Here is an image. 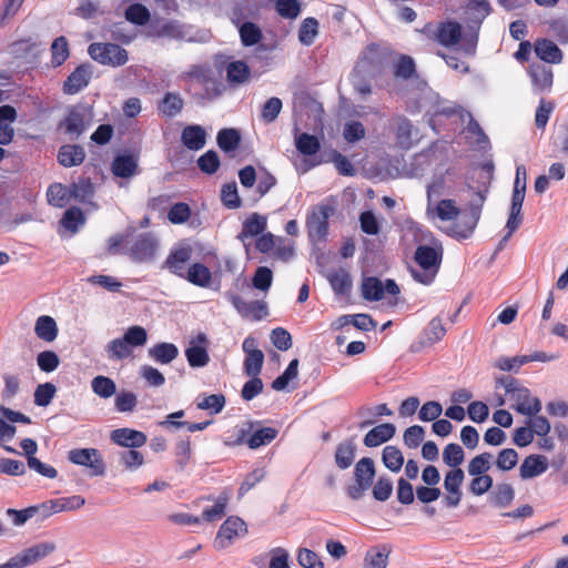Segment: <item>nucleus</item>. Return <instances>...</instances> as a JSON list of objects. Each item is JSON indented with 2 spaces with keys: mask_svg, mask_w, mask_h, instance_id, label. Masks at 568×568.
Listing matches in <instances>:
<instances>
[{
  "mask_svg": "<svg viewBox=\"0 0 568 568\" xmlns=\"http://www.w3.org/2000/svg\"><path fill=\"white\" fill-rule=\"evenodd\" d=\"M57 388L52 383H44L37 386L34 390V404L40 407L48 406L53 399Z\"/></svg>",
  "mask_w": 568,
  "mask_h": 568,
  "instance_id": "obj_56",
  "label": "nucleus"
},
{
  "mask_svg": "<svg viewBox=\"0 0 568 568\" xmlns=\"http://www.w3.org/2000/svg\"><path fill=\"white\" fill-rule=\"evenodd\" d=\"M548 466L549 463L546 456L529 455L523 460L519 467V476L524 480L538 477L547 471Z\"/></svg>",
  "mask_w": 568,
  "mask_h": 568,
  "instance_id": "obj_22",
  "label": "nucleus"
},
{
  "mask_svg": "<svg viewBox=\"0 0 568 568\" xmlns=\"http://www.w3.org/2000/svg\"><path fill=\"white\" fill-rule=\"evenodd\" d=\"M180 352L173 343H158L148 349V356L161 365H169L178 358Z\"/></svg>",
  "mask_w": 568,
  "mask_h": 568,
  "instance_id": "obj_24",
  "label": "nucleus"
},
{
  "mask_svg": "<svg viewBox=\"0 0 568 568\" xmlns=\"http://www.w3.org/2000/svg\"><path fill=\"white\" fill-rule=\"evenodd\" d=\"M94 191V185L89 179H80L70 186L71 197L82 203H91Z\"/></svg>",
  "mask_w": 568,
  "mask_h": 568,
  "instance_id": "obj_39",
  "label": "nucleus"
},
{
  "mask_svg": "<svg viewBox=\"0 0 568 568\" xmlns=\"http://www.w3.org/2000/svg\"><path fill=\"white\" fill-rule=\"evenodd\" d=\"M382 460L387 469L398 473L404 465V456L396 446H386L382 452Z\"/></svg>",
  "mask_w": 568,
  "mask_h": 568,
  "instance_id": "obj_41",
  "label": "nucleus"
},
{
  "mask_svg": "<svg viewBox=\"0 0 568 568\" xmlns=\"http://www.w3.org/2000/svg\"><path fill=\"white\" fill-rule=\"evenodd\" d=\"M231 303L243 317L260 321L267 315V306L262 301L246 302L240 295H232Z\"/></svg>",
  "mask_w": 568,
  "mask_h": 568,
  "instance_id": "obj_20",
  "label": "nucleus"
},
{
  "mask_svg": "<svg viewBox=\"0 0 568 568\" xmlns=\"http://www.w3.org/2000/svg\"><path fill=\"white\" fill-rule=\"evenodd\" d=\"M389 554L386 546L371 548L365 555L363 568H386Z\"/></svg>",
  "mask_w": 568,
  "mask_h": 568,
  "instance_id": "obj_35",
  "label": "nucleus"
},
{
  "mask_svg": "<svg viewBox=\"0 0 568 568\" xmlns=\"http://www.w3.org/2000/svg\"><path fill=\"white\" fill-rule=\"evenodd\" d=\"M267 226V219L258 213H252L246 217L242 224V231L237 239L243 243L244 247L248 250L252 245V239L260 236L264 233Z\"/></svg>",
  "mask_w": 568,
  "mask_h": 568,
  "instance_id": "obj_17",
  "label": "nucleus"
},
{
  "mask_svg": "<svg viewBox=\"0 0 568 568\" xmlns=\"http://www.w3.org/2000/svg\"><path fill=\"white\" fill-rule=\"evenodd\" d=\"M333 291L337 295H348L351 293L353 282L349 272L346 268L339 267L331 271L326 275Z\"/></svg>",
  "mask_w": 568,
  "mask_h": 568,
  "instance_id": "obj_29",
  "label": "nucleus"
},
{
  "mask_svg": "<svg viewBox=\"0 0 568 568\" xmlns=\"http://www.w3.org/2000/svg\"><path fill=\"white\" fill-rule=\"evenodd\" d=\"M396 427L394 424L384 423L373 427L364 436L363 444L366 447H377L394 437Z\"/></svg>",
  "mask_w": 568,
  "mask_h": 568,
  "instance_id": "obj_23",
  "label": "nucleus"
},
{
  "mask_svg": "<svg viewBox=\"0 0 568 568\" xmlns=\"http://www.w3.org/2000/svg\"><path fill=\"white\" fill-rule=\"evenodd\" d=\"M429 40L437 42L445 48L456 47L462 39V26L455 21L427 23L423 29Z\"/></svg>",
  "mask_w": 568,
  "mask_h": 568,
  "instance_id": "obj_6",
  "label": "nucleus"
},
{
  "mask_svg": "<svg viewBox=\"0 0 568 568\" xmlns=\"http://www.w3.org/2000/svg\"><path fill=\"white\" fill-rule=\"evenodd\" d=\"M34 333L39 339L52 343L59 333L55 320L49 315L39 316L34 323Z\"/></svg>",
  "mask_w": 568,
  "mask_h": 568,
  "instance_id": "obj_28",
  "label": "nucleus"
},
{
  "mask_svg": "<svg viewBox=\"0 0 568 568\" xmlns=\"http://www.w3.org/2000/svg\"><path fill=\"white\" fill-rule=\"evenodd\" d=\"M91 79V70L88 65L78 67L65 80L63 90L68 94H75L84 89Z\"/></svg>",
  "mask_w": 568,
  "mask_h": 568,
  "instance_id": "obj_25",
  "label": "nucleus"
},
{
  "mask_svg": "<svg viewBox=\"0 0 568 568\" xmlns=\"http://www.w3.org/2000/svg\"><path fill=\"white\" fill-rule=\"evenodd\" d=\"M181 140L189 150L197 151L205 145L206 132L201 125H187L182 131Z\"/></svg>",
  "mask_w": 568,
  "mask_h": 568,
  "instance_id": "obj_30",
  "label": "nucleus"
},
{
  "mask_svg": "<svg viewBox=\"0 0 568 568\" xmlns=\"http://www.w3.org/2000/svg\"><path fill=\"white\" fill-rule=\"evenodd\" d=\"M484 202L485 196L478 192L463 213L454 200H440L435 205L432 204V210H427V213L445 222L456 220L462 214V225L458 224L453 233L458 237L466 239L474 232L479 221Z\"/></svg>",
  "mask_w": 568,
  "mask_h": 568,
  "instance_id": "obj_1",
  "label": "nucleus"
},
{
  "mask_svg": "<svg viewBox=\"0 0 568 568\" xmlns=\"http://www.w3.org/2000/svg\"><path fill=\"white\" fill-rule=\"evenodd\" d=\"M446 334V328L439 317H434L426 328L424 329L420 337V345L428 346L440 341Z\"/></svg>",
  "mask_w": 568,
  "mask_h": 568,
  "instance_id": "obj_36",
  "label": "nucleus"
},
{
  "mask_svg": "<svg viewBox=\"0 0 568 568\" xmlns=\"http://www.w3.org/2000/svg\"><path fill=\"white\" fill-rule=\"evenodd\" d=\"M318 22L314 18H307L303 21L298 30V40L304 45H311L317 36Z\"/></svg>",
  "mask_w": 568,
  "mask_h": 568,
  "instance_id": "obj_55",
  "label": "nucleus"
},
{
  "mask_svg": "<svg viewBox=\"0 0 568 568\" xmlns=\"http://www.w3.org/2000/svg\"><path fill=\"white\" fill-rule=\"evenodd\" d=\"M37 365L44 373L55 371L60 365V358L53 351H43L37 355Z\"/></svg>",
  "mask_w": 568,
  "mask_h": 568,
  "instance_id": "obj_57",
  "label": "nucleus"
},
{
  "mask_svg": "<svg viewBox=\"0 0 568 568\" xmlns=\"http://www.w3.org/2000/svg\"><path fill=\"white\" fill-rule=\"evenodd\" d=\"M84 158V149L80 145H62L58 152V162L64 168L80 165Z\"/></svg>",
  "mask_w": 568,
  "mask_h": 568,
  "instance_id": "obj_31",
  "label": "nucleus"
},
{
  "mask_svg": "<svg viewBox=\"0 0 568 568\" xmlns=\"http://www.w3.org/2000/svg\"><path fill=\"white\" fill-rule=\"evenodd\" d=\"M138 161L132 155H119L112 163V172L115 176L131 178L135 174Z\"/></svg>",
  "mask_w": 568,
  "mask_h": 568,
  "instance_id": "obj_37",
  "label": "nucleus"
},
{
  "mask_svg": "<svg viewBox=\"0 0 568 568\" xmlns=\"http://www.w3.org/2000/svg\"><path fill=\"white\" fill-rule=\"evenodd\" d=\"M283 108L282 100L276 97L270 98L261 109L260 118L265 124L274 122Z\"/></svg>",
  "mask_w": 568,
  "mask_h": 568,
  "instance_id": "obj_47",
  "label": "nucleus"
},
{
  "mask_svg": "<svg viewBox=\"0 0 568 568\" xmlns=\"http://www.w3.org/2000/svg\"><path fill=\"white\" fill-rule=\"evenodd\" d=\"M51 63L53 67H60L70 55L69 42L65 37H58L51 43Z\"/></svg>",
  "mask_w": 568,
  "mask_h": 568,
  "instance_id": "obj_43",
  "label": "nucleus"
},
{
  "mask_svg": "<svg viewBox=\"0 0 568 568\" xmlns=\"http://www.w3.org/2000/svg\"><path fill=\"white\" fill-rule=\"evenodd\" d=\"M394 123L396 125L398 143L404 148H408L410 145L413 129L410 121L404 116H396L394 118Z\"/></svg>",
  "mask_w": 568,
  "mask_h": 568,
  "instance_id": "obj_52",
  "label": "nucleus"
},
{
  "mask_svg": "<svg viewBox=\"0 0 568 568\" xmlns=\"http://www.w3.org/2000/svg\"><path fill=\"white\" fill-rule=\"evenodd\" d=\"M241 141V134L235 129H222L216 136L217 145L224 152L234 151Z\"/></svg>",
  "mask_w": 568,
  "mask_h": 568,
  "instance_id": "obj_42",
  "label": "nucleus"
},
{
  "mask_svg": "<svg viewBox=\"0 0 568 568\" xmlns=\"http://www.w3.org/2000/svg\"><path fill=\"white\" fill-rule=\"evenodd\" d=\"M158 247L156 239L151 233H143L138 235L132 242L128 248V254L135 262H151L155 257Z\"/></svg>",
  "mask_w": 568,
  "mask_h": 568,
  "instance_id": "obj_13",
  "label": "nucleus"
},
{
  "mask_svg": "<svg viewBox=\"0 0 568 568\" xmlns=\"http://www.w3.org/2000/svg\"><path fill=\"white\" fill-rule=\"evenodd\" d=\"M493 455L490 453H483L475 456L467 466V471L470 476L487 475L486 473L491 467Z\"/></svg>",
  "mask_w": 568,
  "mask_h": 568,
  "instance_id": "obj_48",
  "label": "nucleus"
},
{
  "mask_svg": "<svg viewBox=\"0 0 568 568\" xmlns=\"http://www.w3.org/2000/svg\"><path fill=\"white\" fill-rule=\"evenodd\" d=\"M226 80L232 85H241L250 80L251 69L244 61L230 62L226 68Z\"/></svg>",
  "mask_w": 568,
  "mask_h": 568,
  "instance_id": "obj_32",
  "label": "nucleus"
},
{
  "mask_svg": "<svg viewBox=\"0 0 568 568\" xmlns=\"http://www.w3.org/2000/svg\"><path fill=\"white\" fill-rule=\"evenodd\" d=\"M183 108V100L174 93H166L160 103V111L166 116H175Z\"/></svg>",
  "mask_w": 568,
  "mask_h": 568,
  "instance_id": "obj_51",
  "label": "nucleus"
},
{
  "mask_svg": "<svg viewBox=\"0 0 568 568\" xmlns=\"http://www.w3.org/2000/svg\"><path fill=\"white\" fill-rule=\"evenodd\" d=\"M525 195L526 190H519L518 187H514L509 216L506 223L507 234L504 236V241H508L513 233L520 226L523 222L521 209Z\"/></svg>",
  "mask_w": 568,
  "mask_h": 568,
  "instance_id": "obj_19",
  "label": "nucleus"
},
{
  "mask_svg": "<svg viewBox=\"0 0 568 568\" xmlns=\"http://www.w3.org/2000/svg\"><path fill=\"white\" fill-rule=\"evenodd\" d=\"M148 342V332L144 327L134 325L129 327L123 336L106 343L104 351L110 361H122L133 354V348L144 346Z\"/></svg>",
  "mask_w": 568,
  "mask_h": 568,
  "instance_id": "obj_3",
  "label": "nucleus"
},
{
  "mask_svg": "<svg viewBox=\"0 0 568 568\" xmlns=\"http://www.w3.org/2000/svg\"><path fill=\"white\" fill-rule=\"evenodd\" d=\"M68 459L75 465L90 469L91 476H103L105 465L100 452L95 448H74L68 453Z\"/></svg>",
  "mask_w": 568,
  "mask_h": 568,
  "instance_id": "obj_10",
  "label": "nucleus"
},
{
  "mask_svg": "<svg viewBox=\"0 0 568 568\" xmlns=\"http://www.w3.org/2000/svg\"><path fill=\"white\" fill-rule=\"evenodd\" d=\"M442 247L419 245L414 254V264L409 265L410 276L423 285L434 282L442 263Z\"/></svg>",
  "mask_w": 568,
  "mask_h": 568,
  "instance_id": "obj_2",
  "label": "nucleus"
},
{
  "mask_svg": "<svg viewBox=\"0 0 568 568\" xmlns=\"http://www.w3.org/2000/svg\"><path fill=\"white\" fill-rule=\"evenodd\" d=\"M334 213L335 205L331 201H324L312 209L306 220V226L311 240H325L328 233V220Z\"/></svg>",
  "mask_w": 568,
  "mask_h": 568,
  "instance_id": "obj_5",
  "label": "nucleus"
},
{
  "mask_svg": "<svg viewBox=\"0 0 568 568\" xmlns=\"http://www.w3.org/2000/svg\"><path fill=\"white\" fill-rule=\"evenodd\" d=\"M535 52L538 58L548 63H559L562 60L561 50L557 47L556 43L547 39L536 42Z\"/></svg>",
  "mask_w": 568,
  "mask_h": 568,
  "instance_id": "obj_33",
  "label": "nucleus"
},
{
  "mask_svg": "<svg viewBox=\"0 0 568 568\" xmlns=\"http://www.w3.org/2000/svg\"><path fill=\"white\" fill-rule=\"evenodd\" d=\"M518 463V453L513 448H505L499 452L496 466L503 471L513 469Z\"/></svg>",
  "mask_w": 568,
  "mask_h": 568,
  "instance_id": "obj_59",
  "label": "nucleus"
},
{
  "mask_svg": "<svg viewBox=\"0 0 568 568\" xmlns=\"http://www.w3.org/2000/svg\"><path fill=\"white\" fill-rule=\"evenodd\" d=\"M273 273L268 267L260 266L252 278V285L262 292H267L272 285Z\"/></svg>",
  "mask_w": 568,
  "mask_h": 568,
  "instance_id": "obj_58",
  "label": "nucleus"
},
{
  "mask_svg": "<svg viewBox=\"0 0 568 568\" xmlns=\"http://www.w3.org/2000/svg\"><path fill=\"white\" fill-rule=\"evenodd\" d=\"M121 464L129 470H135L144 464L143 455L131 448L120 453Z\"/></svg>",
  "mask_w": 568,
  "mask_h": 568,
  "instance_id": "obj_60",
  "label": "nucleus"
},
{
  "mask_svg": "<svg viewBox=\"0 0 568 568\" xmlns=\"http://www.w3.org/2000/svg\"><path fill=\"white\" fill-rule=\"evenodd\" d=\"M192 251L189 246H182L174 250L166 258V267L180 277L185 276V264L191 258Z\"/></svg>",
  "mask_w": 568,
  "mask_h": 568,
  "instance_id": "obj_27",
  "label": "nucleus"
},
{
  "mask_svg": "<svg viewBox=\"0 0 568 568\" xmlns=\"http://www.w3.org/2000/svg\"><path fill=\"white\" fill-rule=\"evenodd\" d=\"M297 560H298V564L303 568H323L324 567L320 556L316 552H314L307 548H302L298 551Z\"/></svg>",
  "mask_w": 568,
  "mask_h": 568,
  "instance_id": "obj_64",
  "label": "nucleus"
},
{
  "mask_svg": "<svg viewBox=\"0 0 568 568\" xmlns=\"http://www.w3.org/2000/svg\"><path fill=\"white\" fill-rule=\"evenodd\" d=\"M356 443L353 438L345 439L336 446L334 459L339 469L349 468L356 457Z\"/></svg>",
  "mask_w": 568,
  "mask_h": 568,
  "instance_id": "obj_26",
  "label": "nucleus"
},
{
  "mask_svg": "<svg viewBox=\"0 0 568 568\" xmlns=\"http://www.w3.org/2000/svg\"><path fill=\"white\" fill-rule=\"evenodd\" d=\"M362 296L367 301H379L385 294L397 295L399 293L398 285L393 280L383 283L379 278L371 276L362 281Z\"/></svg>",
  "mask_w": 568,
  "mask_h": 568,
  "instance_id": "obj_14",
  "label": "nucleus"
},
{
  "mask_svg": "<svg viewBox=\"0 0 568 568\" xmlns=\"http://www.w3.org/2000/svg\"><path fill=\"white\" fill-rule=\"evenodd\" d=\"M89 55L103 65L113 68L124 65L129 60L128 51L116 43L95 42L88 48Z\"/></svg>",
  "mask_w": 568,
  "mask_h": 568,
  "instance_id": "obj_7",
  "label": "nucleus"
},
{
  "mask_svg": "<svg viewBox=\"0 0 568 568\" xmlns=\"http://www.w3.org/2000/svg\"><path fill=\"white\" fill-rule=\"evenodd\" d=\"M296 149L305 155H314L320 151L321 144L315 135L302 133L296 138Z\"/></svg>",
  "mask_w": 568,
  "mask_h": 568,
  "instance_id": "obj_50",
  "label": "nucleus"
},
{
  "mask_svg": "<svg viewBox=\"0 0 568 568\" xmlns=\"http://www.w3.org/2000/svg\"><path fill=\"white\" fill-rule=\"evenodd\" d=\"M55 549L53 541L39 542L14 556V560L18 568H24L51 555Z\"/></svg>",
  "mask_w": 568,
  "mask_h": 568,
  "instance_id": "obj_16",
  "label": "nucleus"
},
{
  "mask_svg": "<svg viewBox=\"0 0 568 568\" xmlns=\"http://www.w3.org/2000/svg\"><path fill=\"white\" fill-rule=\"evenodd\" d=\"M197 165L202 172L213 174L220 166V159L215 151H207L197 160Z\"/></svg>",
  "mask_w": 568,
  "mask_h": 568,
  "instance_id": "obj_62",
  "label": "nucleus"
},
{
  "mask_svg": "<svg viewBox=\"0 0 568 568\" xmlns=\"http://www.w3.org/2000/svg\"><path fill=\"white\" fill-rule=\"evenodd\" d=\"M184 278L196 286L207 287L212 280V273L204 264L194 263L187 271L185 270Z\"/></svg>",
  "mask_w": 568,
  "mask_h": 568,
  "instance_id": "obj_34",
  "label": "nucleus"
},
{
  "mask_svg": "<svg viewBox=\"0 0 568 568\" xmlns=\"http://www.w3.org/2000/svg\"><path fill=\"white\" fill-rule=\"evenodd\" d=\"M111 440L122 447L138 448L146 443V435L132 428H118L111 432Z\"/></svg>",
  "mask_w": 568,
  "mask_h": 568,
  "instance_id": "obj_21",
  "label": "nucleus"
},
{
  "mask_svg": "<svg viewBox=\"0 0 568 568\" xmlns=\"http://www.w3.org/2000/svg\"><path fill=\"white\" fill-rule=\"evenodd\" d=\"M490 498L496 507L505 508L513 503L515 498V490L510 484H498L493 490Z\"/></svg>",
  "mask_w": 568,
  "mask_h": 568,
  "instance_id": "obj_40",
  "label": "nucleus"
},
{
  "mask_svg": "<svg viewBox=\"0 0 568 568\" xmlns=\"http://www.w3.org/2000/svg\"><path fill=\"white\" fill-rule=\"evenodd\" d=\"M443 413V406L435 400L426 402L419 409L418 418L422 422H435Z\"/></svg>",
  "mask_w": 568,
  "mask_h": 568,
  "instance_id": "obj_63",
  "label": "nucleus"
},
{
  "mask_svg": "<svg viewBox=\"0 0 568 568\" xmlns=\"http://www.w3.org/2000/svg\"><path fill=\"white\" fill-rule=\"evenodd\" d=\"M209 339L204 333H199L192 337L187 348L185 349V356L191 367H204L210 362L207 353Z\"/></svg>",
  "mask_w": 568,
  "mask_h": 568,
  "instance_id": "obj_15",
  "label": "nucleus"
},
{
  "mask_svg": "<svg viewBox=\"0 0 568 568\" xmlns=\"http://www.w3.org/2000/svg\"><path fill=\"white\" fill-rule=\"evenodd\" d=\"M376 475L375 463L369 457L361 458L354 468L355 484L347 488L348 496L354 499H361L366 490H368Z\"/></svg>",
  "mask_w": 568,
  "mask_h": 568,
  "instance_id": "obj_8",
  "label": "nucleus"
},
{
  "mask_svg": "<svg viewBox=\"0 0 568 568\" xmlns=\"http://www.w3.org/2000/svg\"><path fill=\"white\" fill-rule=\"evenodd\" d=\"M382 67V54L375 44L368 45L359 57L353 71L369 78L375 77Z\"/></svg>",
  "mask_w": 568,
  "mask_h": 568,
  "instance_id": "obj_18",
  "label": "nucleus"
},
{
  "mask_svg": "<svg viewBox=\"0 0 568 568\" xmlns=\"http://www.w3.org/2000/svg\"><path fill=\"white\" fill-rule=\"evenodd\" d=\"M91 388L101 398H110L116 393V385L105 376H97L91 381Z\"/></svg>",
  "mask_w": 568,
  "mask_h": 568,
  "instance_id": "obj_45",
  "label": "nucleus"
},
{
  "mask_svg": "<svg viewBox=\"0 0 568 568\" xmlns=\"http://www.w3.org/2000/svg\"><path fill=\"white\" fill-rule=\"evenodd\" d=\"M465 453L463 448L457 444H448L443 452V460L449 466L458 468V466L464 462Z\"/></svg>",
  "mask_w": 568,
  "mask_h": 568,
  "instance_id": "obj_54",
  "label": "nucleus"
},
{
  "mask_svg": "<svg viewBox=\"0 0 568 568\" xmlns=\"http://www.w3.org/2000/svg\"><path fill=\"white\" fill-rule=\"evenodd\" d=\"M240 37L245 47H251L260 42L262 32L255 23L245 22L240 27Z\"/></svg>",
  "mask_w": 568,
  "mask_h": 568,
  "instance_id": "obj_53",
  "label": "nucleus"
},
{
  "mask_svg": "<svg viewBox=\"0 0 568 568\" xmlns=\"http://www.w3.org/2000/svg\"><path fill=\"white\" fill-rule=\"evenodd\" d=\"M125 19L136 26H145L151 18L149 9L141 3L129 6L124 13Z\"/></svg>",
  "mask_w": 568,
  "mask_h": 568,
  "instance_id": "obj_46",
  "label": "nucleus"
},
{
  "mask_svg": "<svg viewBox=\"0 0 568 568\" xmlns=\"http://www.w3.org/2000/svg\"><path fill=\"white\" fill-rule=\"evenodd\" d=\"M84 222L85 219L82 211L75 206L68 209L61 220L62 226L72 233L77 232Z\"/></svg>",
  "mask_w": 568,
  "mask_h": 568,
  "instance_id": "obj_49",
  "label": "nucleus"
},
{
  "mask_svg": "<svg viewBox=\"0 0 568 568\" xmlns=\"http://www.w3.org/2000/svg\"><path fill=\"white\" fill-rule=\"evenodd\" d=\"M246 532L247 527L245 521L237 516H231L221 525L214 541L215 547L217 549H225L232 545L236 538L245 536Z\"/></svg>",
  "mask_w": 568,
  "mask_h": 568,
  "instance_id": "obj_11",
  "label": "nucleus"
},
{
  "mask_svg": "<svg viewBox=\"0 0 568 568\" xmlns=\"http://www.w3.org/2000/svg\"><path fill=\"white\" fill-rule=\"evenodd\" d=\"M497 384L505 388L518 413L534 416L541 410V402L537 397H532L528 388L519 386L516 379L500 378Z\"/></svg>",
  "mask_w": 568,
  "mask_h": 568,
  "instance_id": "obj_4",
  "label": "nucleus"
},
{
  "mask_svg": "<svg viewBox=\"0 0 568 568\" xmlns=\"http://www.w3.org/2000/svg\"><path fill=\"white\" fill-rule=\"evenodd\" d=\"M247 429L242 427L237 430L235 438L230 437L225 444L229 446H239L246 443L251 449L270 444L277 436V430L273 427H264L255 430L248 439H246Z\"/></svg>",
  "mask_w": 568,
  "mask_h": 568,
  "instance_id": "obj_12",
  "label": "nucleus"
},
{
  "mask_svg": "<svg viewBox=\"0 0 568 568\" xmlns=\"http://www.w3.org/2000/svg\"><path fill=\"white\" fill-rule=\"evenodd\" d=\"M227 499V497L221 496L212 507L202 511V519L209 523L221 519L225 515Z\"/></svg>",
  "mask_w": 568,
  "mask_h": 568,
  "instance_id": "obj_61",
  "label": "nucleus"
},
{
  "mask_svg": "<svg viewBox=\"0 0 568 568\" xmlns=\"http://www.w3.org/2000/svg\"><path fill=\"white\" fill-rule=\"evenodd\" d=\"M93 123V109L89 105H75L63 122L64 130L72 138H79Z\"/></svg>",
  "mask_w": 568,
  "mask_h": 568,
  "instance_id": "obj_9",
  "label": "nucleus"
},
{
  "mask_svg": "<svg viewBox=\"0 0 568 568\" xmlns=\"http://www.w3.org/2000/svg\"><path fill=\"white\" fill-rule=\"evenodd\" d=\"M48 202L57 207H63L71 197L70 187H65L61 183H53L47 192Z\"/></svg>",
  "mask_w": 568,
  "mask_h": 568,
  "instance_id": "obj_44",
  "label": "nucleus"
},
{
  "mask_svg": "<svg viewBox=\"0 0 568 568\" xmlns=\"http://www.w3.org/2000/svg\"><path fill=\"white\" fill-rule=\"evenodd\" d=\"M74 14L84 20H91L105 14L100 0H80Z\"/></svg>",
  "mask_w": 568,
  "mask_h": 568,
  "instance_id": "obj_38",
  "label": "nucleus"
}]
</instances>
